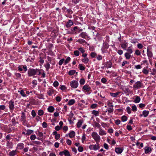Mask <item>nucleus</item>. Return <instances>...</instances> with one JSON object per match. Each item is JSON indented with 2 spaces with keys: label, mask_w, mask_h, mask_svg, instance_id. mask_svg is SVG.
<instances>
[{
  "label": "nucleus",
  "mask_w": 156,
  "mask_h": 156,
  "mask_svg": "<svg viewBox=\"0 0 156 156\" xmlns=\"http://www.w3.org/2000/svg\"><path fill=\"white\" fill-rule=\"evenodd\" d=\"M29 76H31L35 75L36 74L40 75L41 74V72L40 69H28L27 72Z\"/></svg>",
  "instance_id": "1"
},
{
  "label": "nucleus",
  "mask_w": 156,
  "mask_h": 156,
  "mask_svg": "<svg viewBox=\"0 0 156 156\" xmlns=\"http://www.w3.org/2000/svg\"><path fill=\"white\" fill-rule=\"evenodd\" d=\"M91 136L96 143V144L99 143L101 139L100 136L96 132H93L92 133Z\"/></svg>",
  "instance_id": "2"
},
{
  "label": "nucleus",
  "mask_w": 156,
  "mask_h": 156,
  "mask_svg": "<svg viewBox=\"0 0 156 156\" xmlns=\"http://www.w3.org/2000/svg\"><path fill=\"white\" fill-rule=\"evenodd\" d=\"M108 47L109 46L108 44L106 42H104L103 44L102 47L101 48L102 52L103 53H106Z\"/></svg>",
  "instance_id": "3"
},
{
  "label": "nucleus",
  "mask_w": 156,
  "mask_h": 156,
  "mask_svg": "<svg viewBox=\"0 0 156 156\" xmlns=\"http://www.w3.org/2000/svg\"><path fill=\"white\" fill-rule=\"evenodd\" d=\"M100 148V145L98 143L94 145H90L89 146V148L90 150L94 151L98 150Z\"/></svg>",
  "instance_id": "4"
},
{
  "label": "nucleus",
  "mask_w": 156,
  "mask_h": 156,
  "mask_svg": "<svg viewBox=\"0 0 156 156\" xmlns=\"http://www.w3.org/2000/svg\"><path fill=\"white\" fill-rule=\"evenodd\" d=\"M143 85L141 82L138 81L136 82L133 86V87L136 89L141 88Z\"/></svg>",
  "instance_id": "5"
},
{
  "label": "nucleus",
  "mask_w": 156,
  "mask_h": 156,
  "mask_svg": "<svg viewBox=\"0 0 156 156\" xmlns=\"http://www.w3.org/2000/svg\"><path fill=\"white\" fill-rule=\"evenodd\" d=\"M79 83L77 81L73 80L70 83V85L73 88H76L77 87Z\"/></svg>",
  "instance_id": "6"
},
{
  "label": "nucleus",
  "mask_w": 156,
  "mask_h": 156,
  "mask_svg": "<svg viewBox=\"0 0 156 156\" xmlns=\"http://www.w3.org/2000/svg\"><path fill=\"white\" fill-rule=\"evenodd\" d=\"M63 154L65 156H70L69 152L67 150H65L59 153V155L60 156H62Z\"/></svg>",
  "instance_id": "7"
},
{
  "label": "nucleus",
  "mask_w": 156,
  "mask_h": 156,
  "mask_svg": "<svg viewBox=\"0 0 156 156\" xmlns=\"http://www.w3.org/2000/svg\"><path fill=\"white\" fill-rule=\"evenodd\" d=\"M71 30L73 32L75 31V34H77L82 31V29H80L77 26L75 27L73 29H72Z\"/></svg>",
  "instance_id": "8"
},
{
  "label": "nucleus",
  "mask_w": 156,
  "mask_h": 156,
  "mask_svg": "<svg viewBox=\"0 0 156 156\" xmlns=\"http://www.w3.org/2000/svg\"><path fill=\"white\" fill-rule=\"evenodd\" d=\"M144 150L145 151V153L147 154H150L152 151V148L148 146H146L144 148Z\"/></svg>",
  "instance_id": "9"
},
{
  "label": "nucleus",
  "mask_w": 156,
  "mask_h": 156,
  "mask_svg": "<svg viewBox=\"0 0 156 156\" xmlns=\"http://www.w3.org/2000/svg\"><path fill=\"white\" fill-rule=\"evenodd\" d=\"M23 68L24 69L25 72L27 71V66L26 65H21L20 66L18 67V70L19 71H22L23 70Z\"/></svg>",
  "instance_id": "10"
},
{
  "label": "nucleus",
  "mask_w": 156,
  "mask_h": 156,
  "mask_svg": "<svg viewBox=\"0 0 156 156\" xmlns=\"http://www.w3.org/2000/svg\"><path fill=\"white\" fill-rule=\"evenodd\" d=\"M128 43L125 40L124 41L123 43L121 44V48L124 50H126V48L128 45Z\"/></svg>",
  "instance_id": "11"
},
{
  "label": "nucleus",
  "mask_w": 156,
  "mask_h": 156,
  "mask_svg": "<svg viewBox=\"0 0 156 156\" xmlns=\"http://www.w3.org/2000/svg\"><path fill=\"white\" fill-rule=\"evenodd\" d=\"M14 104V102L12 101H11L9 102V109L13 111L15 108Z\"/></svg>",
  "instance_id": "12"
},
{
  "label": "nucleus",
  "mask_w": 156,
  "mask_h": 156,
  "mask_svg": "<svg viewBox=\"0 0 156 156\" xmlns=\"http://www.w3.org/2000/svg\"><path fill=\"white\" fill-rule=\"evenodd\" d=\"M79 36L85 39L88 38V36L87 33L84 32H82L80 34Z\"/></svg>",
  "instance_id": "13"
},
{
  "label": "nucleus",
  "mask_w": 156,
  "mask_h": 156,
  "mask_svg": "<svg viewBox=\"0 0 156 156\" xmlns=\"http://www.w3.org/2000/svg\"><path fill=\"white\" fill-rule=\"evenodd\" d=\"M73 24V23L72 20H69L66 23V26L67 28H69Z\"/></svg>",
  "instance_id": "14"
},
{
  "label": "nucleus",
  "mask_w": 156,
  "mask_h": 156,
  "mask_svg": "<svg viewBox=\"0 0 156 156\" xmlns=\"http://www.w3.org/2000/svg\"><path fill=\"white\" fill-rule=\"evenodd\" d=\"M123 150V149L120 147H115V151L118 154H121Z\"/></svg>",
  "instance_id": "15"
},
{
  "label": "nucleus",
  "mask_w": 156,
  "mask_h": 156,
  "mask_svg": "<svg viewBox=\"0 0 156 156\" xmlns=\"http://www.w3.org/2000/svg\"><path fill=\"white\" fill-rule=\"evenodd\" d=\"M112 66V63L110 61L106 62L105 64V66L107 69L111 68Z\"/></svg>",
  "instance_id": "16"
},
{
  "label": "nucleus",
  "mask_w": 156,
  "mask_h": 156,
  "mask_svg": "<svg viewBox=\"0 0 156 156\" xmlns=\"http://www.w3.org/2000/svg\"><path fill=\"white\" fill-rule=\"evenodd\" d=\"M76 42H79L83 45L87 44V42L85 40L82 39H79Z\"/></svg>",
  "instance_id": "17"
},
{
  "label": "nucleus",
  "mask_w": 156,
  "mask_h": 156,
  "mask_svg": "<svg viewBox=\"0 0 156 156\" xmlns=\"http://www.w3.org/2000/svg\"><path fill=\"white\" fill-rule=\"evenodd\" d=\"M83 89L86 90L87 92H89L91 90V88L89 85H85L83 87Z\"/></svg>",
  "instance_id": "18"
},
{
  "label": "nucleus",
  "mask_w": 156,
  "mask_h": 156,
  "mask_svg": "<svg viewBox=\"0 0 156 156\" xmlns=\"http://www.w3.org/2000/svg\"><path fill=\"white\" fill-rule=\"evenodd\" d=\"M135 98V100L134 101V102L135 103H138L140 101V98L139 96H134Z\"/></svg>",
  "instance_id": "19"
},
{
  "label": "nucleus",
  "mask_w": 156,
  "mask_h": 156,
  "mask_svg": "<svg viewBox=\"0 0 156 156\" xmlns=\"http://www.w3.org/2000/svg\"><path fill=\"white\" fill-rule=\"evenodd\" d=\"M6 146L7 147L9 148H12L13 147L12 142H10L9 141H7L6 143Z\"/></svg>",
  "instance_id": "20"
},
{
  "label": "nucleus",
  "mask_w": 156,
  "mask_h": 156,
  "mask_svg": "<svg viewBox=\"0 0 156 156\" xmlns=\"http://www.w3.org/2000/svg\"><path fill=\"white\" fill-rule=\"evenodd\" d=\"M99 134L101 136H103L106 135V133L104 130L101 129H100L99 130Z\"/></svg>",
  "instance_id": "21"
},
{
  "label": "nucleus",
  "mask_w": 156,
  "mask_h": 156,
  "mask_svg": "<svg viewBox=\"0 0 156 156\" xmlns=\"http://www.w3.org/2000/svg\"><path fill=\"white\" fill-rule=\"evenodd\" d=\"M44 66L46 69V70L48 71L50 68V65L49 62H47L46 64L44 65Z\"/></svg>",
  "instance_id": "22"
},
{
  "label": "nucleus",
  "mask_w": 156,
  "mask_h": 156,
  "mask_svg": "<svg viewBox=\"0 0 156 156\" xmlns=\"http://www.w3.org/2000/svg\"><path fill=\"white\" fill-rule=\"evenodd\" d=\"M17 154L16 150H13L9 153V155L10 156H14Z\"/></svg>",
  "instance_id": "23"
},
{
  "label": "nucleus",
  "mask_w": 156,
  "mask_h": 156,
  "mask_svg": "<svg viewBox=\"0 0 156 156\" xmlns=\"http://www.w3.org/2000/svg\"><path fill=\"white\" fill-rule=\"evenodd\" d=\"M130 53L128 52H126L125 54V56L126 59H129L131 57V55H130Z\"/></svg>",
  "instance_id": "24"
},
{
  "label": "nucleus",
  "mask_w": 156,
  "mask_h": 156,
  "mask_svg": "<svg viewBox=\"0 0 156 156\" xmlns=\"http://www.w3.org/2000/svg\"><path fill=\"white\" fill-rule=\"evenodd\" d=\"M83 121L82 120H80L77 124V126L78 128H80L81 127L82 124L83 123Z\"/></svg>",
  "instance_id": "25"
},
{
  "label": "nucleus",
  "mask_w": 156,
  "mask_h": 156,
  "mask_svg": "<svg viewBox=\"0 0 156 156\" xmlns=\"http://www.w3.org/2000/svg\"><path fill=\"white\" fill-rule=\"evenodd\" d=\"M55 109L53 106H50L48 108V111L50 112H52Z\"/></svg>",
  "instance_id": "26"
},
{
  "label": "nucleus",
  "mask_w": 156,
  "mask_h": 156,
  "mask_svg": "<svg viewBox=\"0 0 156 156\" xmlns=\"http://www.w3.org/2000/svg\"><path fill=\"white\" fill-rule=\"evenodd\" d=\"M76 73V74L78 73L77 72H76V70H70L69 72V75L70 76H72L74 75L75 73Z\"/></svg>",
  "instance_id": "27"
},
{
  "label": "nucleus",
  "mask_w": 156,
  "mask_h": 156,
  "mask_svg": "<svg viewBox=\"0 0 156 156\" xmlns=\"http://www.w3.org/2000/svg\"><path fill=\"white\" fill-rule=\"evenodd\" d=\"M53 93L54 91L51 89H49L47 92V93H48V94L50 96H51L52 94Z\"/></svg>",
  "instance_id": "28"
},
{
  "label": "nucleus",
  "mask_w": 156,
  "mask_h": 156,
  "mask_svg": "<svg viewBox=\"0 0 156 156\" xmlns=\"http://www.w3.org/2000/svg\"><path fill=\"white\" fill-rule=\"evenodd\" d=\"M119 93V92H117L116 93H111L110 94L112 97L115 98L117 97Z\"/></svg>",
  "instance_id": "29"
},
{
  "label": "nucleus",
  "mask_w": 156,
  "mask_h": 156,
  "mask_svg": "<svg viewBox=\"0 0 156 156\" xmlns=\"http://www.w3.org/2000/svg\"><path fill=\"white\" fill-rule=\"evenodd\" d=\"M69 136L70 138H73L74 137L75 135V133L74 131H71V132H70L69 133Z\"/></svg>",
  "instance_id": "30"
},
{
  "label": "nucleus",
  "mask_w": 156,
  "mask_h": 156,
  "mask_svg": "<svg viewBox=\"0 0 156 156\" xmlns=\"http://www.w3.org/2000/svg\"><path fill=\"white\" fill-rule=\"evenodd\" d=\"M149 113V111L146 110L143 111L142 112V113L144 117H147Z\"/></svg>",
  "instance_id": "31"
},
{
  "label": "nucleus",
  "mask_w": 156,
  "mask_h": 156,
  "mask_svg": "<svg viewBox=\"0 0 156 156\" xmlns=\"http://www.w3.org/2000/svg\"><path fill=\"white\" fill-rule=\"evenodd\" d=\"M75 100L72 99L70 100L68 102V104L69 105H73V104H74V103H75Z\"/></svg>",
  "instance_id": "32"
},
{
  "label": "nucleus",
  "mask_w": 156,
  "mask_h": 156,
  "mask_svg": "<svg viewBox=\"0 0 156 156\" xmlns=\"http://www.w3.org/2000/svg\"><path fill=\"white\" fill-rule=\"evenodd\" d=\"M36 134L40 137H42L43 136V133L39 131H37L36 132Z\"/></svg>",
  "instance_id": "33"
},
{
  "label": "nucleus",
  "mask_w": 156,
  "mask_h": 156,
  "mask_svg": "<svg viewBox=\"0 0 156 156\" xmlns=\"http://www.w3.org/2000/svg\"><path fill=\"white\" fill-rule=\"evenodd\" d=\"M26 120V116L25 113L24 112H22V115L21 116V121Z\"/></svg>",
  "instance_id": "34"
},
{
  "label": "nucleus",
  "mask_w": 156,
  "mask_h": 156,
  "mask_svg": "<svg viewBox=\"0 0 156 156\" xmlns=\"http://www.w3.org/2000/svg\"><path fill=\"white\" fill-rule=\"evenodd\" d=\"M18 148L20 149H22L24 147V144L23 143L19 144L17 145Z\"/></svg>",
  "instance_id": "35"
},
{
  "label": "nucleus",
  "mask_w": 156,
  "mask_h": 156,
  "mask_svg": "<svg viewBox=\"0 0 156 156\" xmlns=\"http://www.w3.org/2000/svg\"><path fill=\"white\" fill-rule=\"evenodd\" d=\"M18 92H20V94L23 97H25L26 96L25 93L23 90H18Z\"/></svg>",
  "instance_id": "36"
},
{
  "label": "nucleus",
  "mask_w": 156,
  "mask_h": 156,
  "mask_svg": "<svg viewBox=\"0 0 156 156\" xmlns=\"http://www.w3.org/2000/svg\"><path fill=\"white\" fill-rule=\"evenodd\" d=\"M79 67L80 70H84L85 69V67L83 66V64H80L79 65Z\"/></svg>",
  "instance_id": "37"
},
{
  "label": "nucleus",
  "mask_w": 156,
  "mask_h": 156,
  "mask_svg": "<svg viewBox=\"0 0 156 156\" xmlns=\"http://www.w3.org/2000/svg\"><path fill=\"white\" fill-rule=\"evenodd\" d=\"M92 114L96 116L99 115V112L95 110H94L92 111Z\"/></svg>",
  "instance_id": "38"
},
{
  "label": "nucleus",
  "mask_w": 156,
  "mask_h": 156,
  "mask_svg": "<svg viewBox=\"0 0 156 156\" xmlns=\"http://www.w3.org/2000/svg\"><path fill=\"white\" fill-rule=\"evenodd\" d=\"M34 58L30 56L27 59V62H33L34 61Z\"/></svg>",
  "instance_id": "39"
},
{
  "label": "nucleus",
  "mask_w": 156,
  "mask_h": 156,
  "mask_svg": "<svg viewBox=\"0 0 156 156\" xmlns=\"http://www.w3.org/2000/svg\"><path fill=\"white\" fill-rule=\"evenodd\" d=\"M107 110L109 113H111L113 112V107H109L107 109Z\"/></svg>",
  "instance_id": "40"
},
{
  "label": "nucleus",
  "mask_w": 156,
  "mask_h": 156,
  "mask_svg": "<svg viewBox=\"0 0 156 156\" xmlns=\"http://www.w3.org/2000/svg\"><path fill=\"white\" fill-rule=\"evenodd\" d=\"M70 58L69 57H68L65 61V65H66L67 63H68L70 61Z\"/></svg>",
  "instance_id": "41"
},
{
  "label": "nucleus",
  "mask_w": 156,
  "mask_h": 156,
  "mask_svg": "<svg viewBox=\"0 0 156 156\" xmlns=\"http://www.w3.org/2000/svg\"><path fill=\"white\" fill-rule=\"evenodd\" d=\"M44 61V60L43 59V58H42L41 57H39V62L41 64H40V66L42 65L43 64Z\"/></svg>",
  "instance_id": "42"
},
{
  "label": "nucleus",
  "mask_w": 156,
  "mask_h": 156,
  "mask_svg": "<svg viewBox=\"0 0 156 156\" xmlns=\"http://www.w3.org/2000/svg\"><path fill=\"white\" fill-rule=\"evenodd\" d=\"M90 55L92 58H95L97 56V54L94 52H93L90 53Z\"/></svg>",
  "instance_id": "43"
},
{
  "label": "nucleus",
  "mask_w": 156,
  "mask_h": 156,
  "mask_svg": "<svg viewBox=\"0 0 156 156\" xmlns=\"http://www.w3.org/2000/svg\"><path fill=\"white\" fill-rule=\"evenodd\" d=\"M82 61L83 62H84L85 64H86L89 61V59L88 58H86L82 59Z\"/></svg>",
  "instance_id": "44"
},
{
  "label": "nucleus",
  "mask_w": 156,
  "mask_h": 156,
  "mask_svg": "<svg viewBox=\"0 0 156 156\" xmlns=\"http://www.w3.org/2000/svg\"><path fill=\"white\" fill-rule=\"evenodd\" d=\"M85 82V79L84 78H82L80 79V85H83Z\"/></svg>",
  "instance_id": "45"
},
{
  "label": "nucleus",
  "mask_w": 156,
  "mask_h": 156,
  "mask_svg": "<svg viewBox=\"0 0 156 156\" xmlns=\"http://www.w3.org/2000/svg\"><path fill=\"white\" fill-rule=\"evenodd\" d=\"M33 132V131L30 129H28L27 130L26 134L29 135Z\"/></svg>",
  "instance_id": "46"
},
{
  "label": "nucleus",
  "mask_w": 156,
  "mask_h": 156,
  "mask_svg": "<svg viewBox=\"0 0 156 156\" xmlns=\"http://www.w3.org/2000/svg\"><path fill=\"white\" fill-rule=\"evenodd\" d=\"M147 55L148 57H151L152 56V52L148 50V49L147 50Z\"/></svg>",
  "instance_id": "47"
},
{
  "label": "nucleus",
  "mask_w": 156,
  "mask_h": 156,
  "mask_svg": "<svg viewBox=\"0 0 156 156\" xmlns=\"http://www.w3.org/2000/svg\"><path fill=\"white\" fill-rule=\"evenodd\" d=\"M132 110L134 112H135L137 111V109L136 106L134 105L132 106Z\"/></svg>",
  "instance_id": "48"
},
{
  "label": "nucleus",
  "mask_w": 156,
  "mask_h": 156,
  "mask_svg": "<svg viewBox=\"0 0 156 156\" xmlns=\"http://www.w3.org/2000/svg\"><path fill=\"white\" fill-rule=\"evenodd\" d=\"M126 50L128 52H127L131 54L133 52V51L130 47H129Z\"/></svg>",
  "instance_id": "49"
},
{
  "label": "nucleus",
  "mask_w": 156,
  "mask_h": 156,
  "mask_svg": "<svg viewBox=\"0 0 156 156\" xmlns=\"http://www.w3.org/2000/svg\"><path fill=\"white\" fill-rule=\"evenodd\" d=\"M37 114L41 116L44 114V112L42 110H39L38 111Z\"/></svg>",
  "instance_id": "50"
},
{
  "label": "nucleus",
  "mask_w": 156,
  "mask_h": 156,
  "mask_svg": "<svg viewBox=\"0 0 156 156\" xmlns=\"http://www.w3.org/2000/svg\"><path fill=\"white\" fill-rule=\"evenodd\" d=\"M127 119V118L126 116H123L121 117V120L122 122L126 121Z\"/></svg>",
  "instance_id": "51"
},
{
  "label": "nucleus",
  "mask_w": 156,
  "mask_h": 156,
  "mask_svg": "<svg viewBox=\"0 0 156 156\" xmlns=\"http://www.w3.org/2000/svg\"><path fill=\"white\" fill-rule=\"evenodd\" d=\"M74 55L76 56H78L79 55V51L78 50H75L73 52Z\"/></svg>",
  "instance_id": "52"
},
{
  "label": "nucleus",
  "mask_w": 156,
  "mask_h": 156,
  "mask_svg": "<svg viewBox=\"0 0 156 156\" xmlns=\"http://www.w3.org/2000/svg\"><path fill=\"white\" fill-rule=\"evenodd\" d=\"M11 139V136L10 134H8L5 137V140L8 141V140H9Z\"/></svg>",
  "instance_id": "53"
},
{
  "label": "nucleus",
  "mask_w": 156,
  "mask_h": 156,
  "mask_svg": "<svg viewBox=\"0 0 156 156\" xmlns=\"http://www.w3.org/2000/svg\"><path fill=\"white\" fill-rule=\"evenodd\" d=\"M94 126L96 127H98V128H99L100 127L101 125L99 123L95 121L94 122Z\"/></svg>",
  "instance_id": "54"
},
{
  "label": "nucleus",
  "mask_w": 156,
  "mask_h": 156,
  "mask_svg": "<svg viewBox=\"0 0 156 156\" xmlns=\"http://www.w3.org/2000/svg\"><path fill=\"white\" fill-rule=\"evenodd\" d=\"M142 72L145 74L147 75V74L148 73V71L147 69H145V68L144 69L143 71Z\"/></svg>",
  "instance_id": "55"
},
{
  "label": "nucleus",
  "mask_w": 156,
  "mask_h": 156,
  "mask_svg": "<svg viewBox=\"0 0 156 156\" xmlns=\"http://www.w3.org/2000/svg\"><path fill=\"white\" fill-rule=\"evenodd\" d=\"M96 58L98 60H101L102 59V56L100 55H98V56H97Z\"/></svg>",
  "instance_id": "56"
},
{
  "label": "nucleus",
  "mask_w": 156,
  "mask_h": 156,
  "mask_svg": "<svg viewBox=\"0 0 156 156\" xmlns=\"http://www.w3.org/2000/svg\"><path fill=\"white\" fill-rule=\"evenodd\" d=\"M66 9L68 14H72L73 13V11L71 9L67 8Z\"/></svg>",
  "instance_id": "57"
},
{
  "label": "nucleus",
  "mask_w": 156,
  "mask_h": 156,
  "mask_svg": "<svg viewBox=\"0 0 156 156\" xmlns=\"http://www.w3.org/2000/svg\"><path fill=\"white\" fill-rule=\"evenodd\" d=\"M64 61V59L62 58L59 60L58 62V64L60 66H61L63 63Z\"/></svg>",
  "instance_id": "58"
},
{
  "label": "nucleus",
  "mask_w": 156,
  "mask_h": 156,
  "mask_svg": "<svg viewBox=\"0 0 156 156\" xmlns=\"http://www.w3.org/2000/svg\"><path fill=\"white\" fill-rule=\"evenodd\" d=\"M58 82L57 81H55L53 83V86L55 87H58Z\"/></svg>",
  "instance_id": "59"
},
{
  "label": "nucleus",
  "mask_w": 156,
  "mask_h": 156,
  "mask_svg": "<svg viewBox=\"0 0 156 156\" xmlns=\"http://www.w3.org/2000/svg\"><path fill=\"white\" fill-rule=\"evenodd\" d=\"M126 111L127 113L129 114H130L131 113V108L129 107H126Z\"/></svg>",
  "instance_id": "60"
},
{
  "label": "nucleus",
  "mask_w": 156,
  "mask_h": 156,
  "mask_svg": "<svg viewBox=\"0 0 156 156\" xmlns=\"http://www.w3.org/2000/svg\"><path fill=\"white\" fill-rule=\"evenodd\" d=\"M55 98L56 101L58 102L60 101L61 100V97L59 96H57Z\"/></svg>",
  "instance_id": "61"
},
{
  "label": "nucleus",
  "mask_w": 156,
  "mask_h": 156,
  "mask_svg": "<svg viewBox=\"0 0 156 156\" xmlns=\"http://www.w3.org/2000/svg\"><path fill=\"white\" fill-rule=\"evenodd\" d=\"M98 106V105L96 104H92L91 106H90V107L92 108H96Z\"/></svg>",
  "instance_id": "62"
},
{
  "label": "nucleus",
  "mask_w": 156,
  "mask_h": 156,
  "mask_svg": "<svg viewBox=\"0 0 156 156\" xmlns=\"http://www.w3.org/2000/svg\"><path fill=\"white\" fill-rule=\"evenodd\" d=\"M79 51H80L82 53H83L85 52V51L82 47H80L78 49Z\"/></svg>",
  "instance_id": "63"
},
{
  "label": "nucleus",
  "mask_w": 156,
  "mask_h": 156,
  "mask_svg": "<svg viewBox=\"0 0 156 156\" xmlns=\"http://www.w3.org/2000/svg\"><path fill=\"white\" fill-rule=\"evenodd\" d=\"M36 138V136L35 135H32L30 136V139L31 140H34Z\"/></svg>",
  "instance_id": "64"
}]
</instances>
